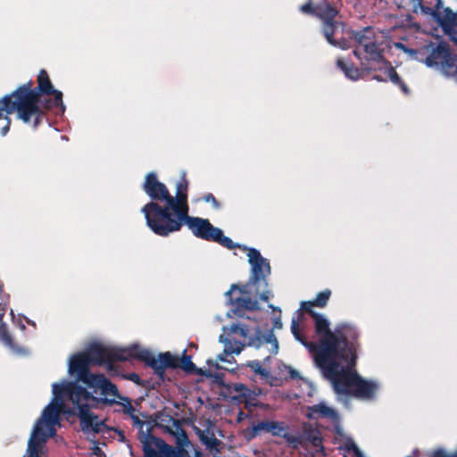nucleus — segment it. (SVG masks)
<instances>
[{
  "mask_svg": "<svg viewBox=\"0 0 457 457\" xmlns=\"http://www.w3.org/2000/svg\"><path fill=\"white\" fill-rule=\"evenodd\" d=\"M53 395L54 397L48 404L54 403V408L58 411V427L62 413H77L84 432L94 434L104 432L106 428L104 420L90 411V408H96L100 403L120 404L123 408V412L130 416L134 425L138 426L140 429L145 426V422L135 414V408L129 398L120 395L117 387L115 394H101L104 397L98 398L77 382L63 380L60 384H53Z\"/></svg>",
  "mask_w": 457,
  "mask_h": 457,
  "instance_id": "nucleus-1",
  "label": "nucleus"
},
{
  "mask_svg": "<svg viewBox=\"0 0 457 457\" xmlns=\"http://www.w3.org/2000/svg\"><path fill=\"white\" fill-rule=\"evenodd\" d=\"M243 249L246 251L251 265L250 279L241 287L232 285L230 290L226 293L228 303L234 306L236 311L258 309V300L267 301L270 295L266 279L270 273L268 260L255 248L244 246Z\"/></svg>",
  "mask_w": 457,
  "mask_h": 457,
  "instance_id": "nucleus-2",
  "label": "nucleus"
},
{
  "mask_svg": "<svg viewBox=\"0 0 457 457\" xmlns=\"http://www.w3.org/2000/svg\"><path fill=\"white\" fill-rule=\"evenodd\" d=\"M118 355L119 348L94 345L87 353H78L71 357L69 373L76 375L78 381L87 384L96 393L100 390L101 394H115L116 386L114 384L103 374L90 373L88 369L91 364L101 365L119 361Z\"/></svg>",
  "mask_w": 457,
  "mask_h": 457,
  "instance_id": "nucleus-3",
  "label": "nucleus"
},
{
  "mask_svg": "<svg viewBox=\"0 0 457 457\" xmlns=\"http://www.w3.org/2000/svg\"><path fill=\"white\" fill-rule=\"evenodd\" d=\"M143 189L151 198L141 212L144 213L147 226L156 235H160L159 228L165 227L168 219H172L173 195L167 187L160 182L154 172L146 175L143 184Z\"/></svg>",
  "mask_w": 457,
  "mask_h": 457,
  "instance_id": "nucleus-4",
  "label": "nucleus"
},
{
  "mask_svg": "<svg viewBox=\"0 0 457 457\" xmlns=\"http://www.w3.org/2000/svg\"><path fill=\"white\" fill-rule=\"evenodd\" d=\"M342 6V0H307L299 6V11L303 14L319 18L322 21V33L328 44L345 50L351 47L348 39L334 37L339 28L344 29L345 27V23L337 19L341 17Z\"/></svg>",
  "mask_w": 457,
  "mask_h": 457,
  "instance_id": "nucleus-5",
  "label": "nucleus"
},
{
  "mask_svg": "<svg viewBox=\"0 0 457 457\" xmlns=\"http://www.w3.org/2000/svg\"><path fill=\"white\" fill-rule=\"evenodd\" d=\"M314 322V334L319 337L318 341L310 340L303 329L300 328L298 322L293 319L291 323V332L295 339L312 353L314 362L324 361L330 356L331 346L335 344L336 335L329 328L328 320L320 313L315 311L307 312Z\"/></svg>",
  "mask_w": 457,
  "mask_h": 457,
  "instance_id": "nucleus-6",
  "label": "nucleus"
},
{
  "mask_svg": "<svg viewBox=\"0 0 457 457\" xmlns=\"http://www.w3.org/2000/svg\"><path fill=\"white\" fill-rule=\"evenodd\" d=\"M18 112V118L25 123L33 121L37 128L43 117V111L38 107V94L30 89V84H24L12 95L0 99V119L4 114Z\"/></svg>",
  "mask_w": 457,
  "mask_h": 457,
  "instance_id": "nucleus-7",
  "label": "nucleus"
},
{
  "mask_svg": "<svg viewBox=\"0 0 457 457\" xmlns=\"http://www.w3.org/2000/svg\"><path fill=\"white\" fill-rule=\"evenodd\" d=\"M177 217L168 219L166 226L159 228L161 232L159 236L167 237L171 233L179 231L183 224H186L192 233L199 238L219 243L228 249H233L236 246L229 237L223 235L221 229L213 227L208 220L191 217L188 213L186 216L179 217V220H177Z\"/></svg>",
  "mask_w": 457,
  "mask_h": 457,
  "instance_id": "nucleus-8",
  "label": "nucleus"
},
{
  "mask_svg": "<svg viewBox=\"0 0 457 457\" xmlns=\"http://www.w3.org/2000/svg\"><path fill=\"white\" fill-rule=\"evenodd\" d=\"M54 403L47 404L36 422L24 457H43L44 447L47 439L56 434L58 411L54 410Z\"/></svg>",
  "mask_w": 457,
  "mask_h": 457,
  "instance_id": "nucleus-9",
  "label": "nucleus"
},
{
  "mask_svg": "<svg viewBox=\"0 0 457 457\" xmlns=\"http://www.w3.org/2000/svg\"><path fill=\"white\" fill-rule=\"evenodd\" d=\"M338 359V357L328 356L323 362L318 361L315 364L322 370L325 378L331 381L337 394L351 395L359 374L353 370L355 365H350L349 361H345L346 366H342L337 361Z\"/></svg>",
  "mask_w": 457,
  "mask_h": 457,
  "instance_id": "nucleus-10",
  "label": "nucleus"
},
{
  "mask_svg": "<svg viewBox=\"0 0 457 457\" xmlns=\"http://www.w3.org/2000/svg\"><path fill=\"white\" fill-rule=\"evenodd\" d=\"M336 342L331 346L330 357H338L342 361H349L350 365H356L357 352L361 347L360 333L355 326L341 323L335 328Z\"/></svg>",
  "mask_w": 457,
  "mask_h": 457,
  "instance_id": "nucleus-11",
  "label": "nucleus"
},
{
  "mask_svg": "<svg viewBox=\"0 0 457 457\" xmlns=\"http://www.w3.org/2000/svg\"><path fill=\"white\" fill-rule=\"evenodd\" d=\"M129 359H138L145 361L158 376H162L167 368H175L178 366V359L169 352L154 356L147 350L142 349L137 345L128 348H119L118 360L127 361Z\"/></svg>",
  "mask_w": 457,
  "mask_h": 457,
  "instance_id": "nucleus-12",
  "label": "nucleus"
},
{
  "mask_svg": "<svg viewBox=\"0 0 457 457\" xmlns=\"http://www.w3.org/2000/svg\"><path fill=\"white\" fill-rule=\"evenodd\" d=\"M425 63L428 67L440 68L446 75H457V59L452 55L446 43H440L433 47Z\"/></svg>",
  "mask_w": 457,
  "mask_h": 457,
  "instance_id": "nucleus-13",
  "label": "nucleus"
},
{
  "mask_svg": "<svg viewBox=\"0 0 457 457\" xmlns=\"http://www.w3.org/2000/svg\"><path fill=\"white\" fill-rule=\"evenodd\" d=\"M140 442L145 457H184L183 451L175 449L150 434H142Z\"/></svg>",
  "mask_w": 457,
  "mask_h": 457,
  "instance_id": "nucleus-14",
  "label": "nucleus"
},
{
  "mask_svg": "<svg viewBox=\"0 0 457 457\" xmlns=\"http://www.w3.org/2000/svg\"><path fill=\"white\" fill-rule=\"evenodd\" d=\"M230 332L238 334L245 339L249 338L248 345L257 348H267L271 353H277L278 349V341L272 332L266 335L256 334V338L251 339L250 329L244 324H234L230 327Z\"/></svg>",
  "mask_w": 457,
  "mask_h": 457,
  "instance_id": "nucleus-15",
  "label": "nucleus"
},
{
  "mask_svg": "<svg viewBox=\"0 0 457 457\" xmlns=\"http://www.w3.org/2000/svg\"><path fill=\"white\" fill-rule=\"evenodd\" d=\"M350 39L354 40L355 49L353 54L361 62H362L361 50L365 47V45L369 46L378 38L374 28L371 26L364 27L359 30H351L349 32ZM362 69L365 71H371V68L366 67L364 62H361Z\"/></svg>",
  "mask_w": 457,
  "mask_h": 457,
  "instance_id": "nucleus-16",
  "label": "nucleus"
},
{
  "mask_svg": "<svg viewBox=\"0 0 457 457\" xmlns=\"http://www.w3.org/2000/svg\"><path fill=\"white\" fill-rule=\"evenodd\" d=\"M436 2L435 7L421 5V11L425 14H430L435 17L436 21L445 29H450L457 27V13L453 12L451 9L445 8L443 12H440L442 4L441 0H434Z\"/></svg>",
  "mask_w": 457,
  "mask_h": 457,
  "instance_id": "nucleus-17",
  "label": "nucleus"
},
{
  "mask_svg": "<svg viewBox=\"0 0 457 457\" xmlns=\"http://www.w3.org/2000/svg\"><path fill=\"white\" fill-rule=\"evenodd\" d=\"M177 192L176 196H173V212L172 218L175 216L177 220L179 217L186 216L189 212V207L187 204V188H188V181L186 179V173L183 172L180 181L177 184Z\"/></svg>",
  "mask_w": 457,
  "mask_h": 457,
  "instance_id": "nucleus-18",
  "label": "nucleus"
},
{
  "mask_svg": "<svg viewBox=\"0 0 457 457\" xmlns=\"http://www.w3.org/2000/svg\"><path fill=\"white\" fill-rule=\"evenodd\" d=\"M289 443H297L303 446L311 445L315 448H322V437L320 430L306 423L303 424V431L297 437L287 434V444Z\"/></svg>",
  "mask_w": 457,
  "mask_h": 457,
  "instance_id": "nucleus-19",
  "label": "nucleus"
},
{
  "mask_svg": "<svg viewBox=\"0 0 457 457\" xmlns=\"http://www.w3.org/2000/svg\"><path fill=\"white\" fill-rule=\"evenodd\" d=\"M28 84H30V89L36 90L38 94V107L41 109V96L40 93L46 94V95H53L54 96V104L55 105H62V94L60 91L54 90V87L49 79L48 74L45 70L40 71L38 76H37V88H31L32 84L31 82H29Z\"/></svg>",
  "mask_w": 457,
  "mask_h": 457,
  "instance_id": "nucleus-20",
  "label": "nucleus"
},
{
  "mask_svg": "<svg viewBox=\"0 0 457 457\" xmlns=\"http://www.w3.org/2000/svg\"><path fill=\"white\" fill-rule=\"evenodd\" d=\"M378 389V384L372 380H366L359 375L350 396L362 400H373Z\"/></svg>",
  "mask_w": 457,
  "mask_h": 457,
  "instance_id": "nucleus-21",
  "label": "nucleus"
},
{
  "mask_svg": "<svg viewBox=\"0 0 457 457\" xmlns=\"http://www.w3.org/2000/svg\"><path fill=\"white\" fill-rule=\"evenodd\" d=\"M361 57L362 62L390 64V62L384 56L382 43L379 42L378 38L369 46L365 45V47L361 50Z\"/></svg>",
  "mask_w": 457,
  "mask_h": 457,
  "instance_id": "nucleus-22",
  "label": "nucleus"
},
{
  "mask_svg": "<svg viewBox=\"0 0 457 457\" xmlns=\"http://www.w3.org/2000/svg\"><path fill=\"white\" fill-rule=\"evenodd\" d=\"M306 416L310 420H316L319 418H331L337 417V412L330 407H328L324 403H319L312 406H309L307 409Z\"/></svg>",
  "mask_w": 457,
  "mask_h": 457,
  "instance_id": "nucleus-23",
  "label": "nucleus"
},
{
  "mask_svg": "<svg viewBox=\"0 0 457 457\" xmlns=\"http://www.w3.org/2000/svg\"><path fill=\"white\" fill-rule=\"evenodd\" d=\"M330 295L331 291L329 289H325L318 293L315 299H313L312 301L302 303L301 309L305 312H310V311H313L312 307L324 308L327 306Z\"/></svg>",
  "mask_w": 457,
  "mask_h": 457,
  "instance_id": "nucleus-24",
  "label": "nucleus"
},
{
  "mask_svg": "<svg viewBox=\"0 0 457 457\" xmlns=\"http://www.w3.org/2000/svg\"><path fill=\"white\" fill-rule=\"evenodd\" d=\"M337 66L344 72L345 77L352 80H357L361 76L359 68L344 58H338L337 60Z\"/></svg>",
  "mask_w": 457,
  "mask_h": 457,
  "instance_id": "nucleus-25",
  "label": "nucleus"
},
{
  "mask_svg": "<svg viewBox=\"0 0 457 457\" xmlns=\"http://www.w3.org/2000/svg\"><path fill=\"white\" fill-rule=\"evenodd\" d=\"M254 429L256 431H266L271 433L274 436H286L284 433L285 429L281 423L275 421H262L258 423Z\"/></svg>",
  "mask_w": 457,
  "mask_h": 457,
  "instance_id": "nucleus-26",
  "label": "nucleus"
},
{
  "mask_svg": "<svg viewBox=\"0 0 457 457\" xmlns=\"http://www.w3.org/2000/svg\"><path fill=\"white\" fill-rule=\"evenodd\" d=\"M197 435L201 442L211 450L217 449L220 444V441L216 438L214 433L210 431V429H198Z\"/></svg>",
  "mask_w": 457,
  "mask_h": 457,
  "instance_id": "nucleus-27",
  "label": "nucleus"
},
{
  "mask_svg": "<svg viewBox=\"0 0 457 457\" xmlns=\"http://www.w3.org/2000/svg\"><path fill=\"white\" fill-rule=\"evenodd\" d=\"M386 67V74L389 80L398 86L400 89L406 95L410 93V89L405 84V82L401 79V77L398 75L395 69L392 66V64H384Z\"/></svg>",
  "mask_w": 457,
  "mask_h": 457,
  "instance_id": "nucleus-28",
  "label": "nucleus"
},
{
  "mask_svg": "<svg viewBox=\"0 0 457 457\" xmlns=\"http://www.w3.org/2000/svg\"><path fill=\"white\" fill-rule=\"evenodd\" d=\"M220 342L223 343L225 345L224 347V353L225 354H239L241 351L243 350L244 346L245 345V343H241L239 341H231L227 339L223 335L220 337Z\"/></svg>",
  "mask_w": 457,
  "mask_h": 457,
  "instance_id": "nucleus-29",
  "label": "nucleus"
},
{
  "mask_svg": "<svg viewBox=\"0 0 457 457\" xmlns=\"http://www.w3.org/2000/svg\"><path fill=\"white\" fill-rule=\"evenodd\" d=\"M0 337L3 343L15 353H24L25 351L14 344L12 336L7 332L4 326L0 328Z\"/></svg>",
  "mask_w": 457,
  "mask_h": 457,
  "instance_id": "nucleus-30",
  "label": "nucleus"
},
{
  "mask_svg": "<svg viewBox=\"0 0 457 457\" xmlns=\"http://www.w3.org/2000/svg\"><path fill=\"white\" fill-rule=\"evenodd\" d=\"M248 366L256 373L261 375L262 378H268L269 372L262 367L259 361H252L248 363Z\"/></svg>",
  "mask_w": 457,
  "mask_h": 457,
  "instance_id": "nucleus-31",
  "label": "nucleus"
},
{
  "mask_svg": "<svg viewBox=\"0 0 457 457\" xmlns=\"http://www.w3.org/2000/svg\"><path fill=\"white\" fill-rule=\"evenodd\" d=\"M204 199L205 202L211 203L215 209H219L220 207V203L216 200L214 195L212 194H211V193L206 194L204 196Z\"/></svg>",
  "mask_w": 457,
  "mask_h": 457,
  "instance_id": "nucleus-32",
  "label": "nucleus"
},
{
  "mask_svg": "<svg viewBox=\"0 0 457 457\" xmlns=\"http://www.w3.org/2000/svg\"><path fill=\"white\" fill-rule=\"evenodd\" d=\"M431 457H457V451L453 454H448L445 450L437 449L433 452Z\"/></svg>",
  "mask_w": 457,
  "mask_h": 457,
  "instance_id": "nucleus-33",
  "label": "nucleus"
},
{
  "mask_svg": "<svg viewBox=\"0 0 457 457\" xmlns=\"http://www.w3.org/2000/svg\"><path fill=\"white\" fill-rule=\"evenodd\" d=\"M182 362H183V367H184V369L186 370H187V371H192L193 370L195 365L191 361L189 356H184V358L182 359Z\"/></svg>",
  "mask_w": 457,
  "mask_h": 457,
  "instance_id": "nucleus-34",
  "label": "nucleus"
},
{
  "mask_svg": "<svg viewBox=\"0 0 457 457\" xmlns=\"http://www.w3.org/2000/svg\"><path fill=\"white\" fill-rule=\"evenodd\" d=\"M265 380L267 382H269V384L271 386H278L281 384V379L279 378H274L272 376H270L268 378H264Z\"/></svg>",
  "mask_w": 457,
  "mask_h": 457,
  "instance_id": "nucleus-35",
  "label": "nucleus"
},
{
  "mask_svg": "<svg viewBox=\"0 0 457 457\" xmlns=\"http://www.w3.org/2000/svg\"><path fill=\"white\" fill-rule=\"evenodd\" d=\"M5 118V120H6V123L5 125L1 129V134L2 136H5L9 129H10V126H11V120L7 117V115L4 117Z\"/></svg>",
  "mask_w": 457,
  "mask_h": 457,
  "instance_id": "nucleus-36",
  "label": "nucleus"
},
{
  "mask_svg": "<svg viewBox=\"0 0 457 457\" xmlns=\"http://www.w3.org/2000/svg\"><path fill=\"white\" fill-rule=\"evenodd\" d=\"M345 448L348 451H352L355 456H356V450H360L359 447L353 442L347 443L345 445Z\"/></svg>",
  "mask_w": 457,
  "mask_h": 457,
  "instance_id": "nucleus-37",
  "label": "nucleus"
},
{
  "mask_svg": "<svg viewBox=\"0 0 457 457\" xmlns=\"http://www.w3.org/2000/svg\"><path fill=\"white\" fill-rule=\"evenodd\" d=\"M287 373L291 378H296L298 377V372L290 366H287Z\"/></svg>",
  "mask_w": 457,
  "mask_h": 457,
  "instance_id": "nucleus-38",
  "label": "nucleus"
},
{
  "mask_svg": "<svg viewBox=\"0 0 457 457\" xmlns=\"http://www.w3.org/2000/svg\"><path fill=\"white\" fill-rule=\"evenodd\" d=\"M207 364H208L209 366H212V367H214L215 369H220V366H219L218 362H217V361H215L208 360V361H207Z\"/></svg>",
  "mask_w": 457,
  "mask_h": 457,
  "instance_id": "nucleus-39",
  "label": "nucleus"
},
{
  "mask_svg": "<svg viewBox=\"0 0 457 457\" xmlns=\"http://www.w3.org/2000/svg\"><path fill=\"white\" fill-rule=\"evenodd\" d=\"M373 79L379 81V82H386V79H384L381 75H374Z\"/></svg>",
  "mask_w": 457,
  "mask_h": 457,
  "instance_id": "nucleus-40",
  "label": "nucleus"
},
{
  "mask_svg": "<svg viewBox=\"0 0 457 457\" xmlns=\"http://www.w3.org/2000/svg\"><path fill=\"white\" fill-rule=\"evenodd\" d=\"M235 389H236L237 392H242V393H243V391H244V390H245V386H244V385H242V384H238V385H236V386H235Z\"/></svg>",
  "mask_w": 457,
  "mask_h": 457,
  "instance_id": "nucleus-41",
  "label": "nucleus"
},
{
  "mask_svg": "<svg viewBox=\"0 0 457 457\" xmlns=\"http://www.w3.org/2000/svg\"><path fill=\"white\" fill-rule=\"evenodd\" d=\"M225 355L226 354L224 353L222 354L218 355V360L220 361H226Z\"/></svg>",
  "mask_w": 457,
  "mask_h": 457,
  "instance_id": "nucleus-42",
  "label": "nucleus"
},
{
  "mask_svg": "<svg viewBox=\"0 0 457 457\" xmlns=\"http://www.w3.org/2000/svg\"><path fill=\"white\" fill-rule=\"evenodd\" d=\"M130 379L133 381H137L138 379V376L137 374H131Z\"/></svg>",
  "mask_w": 457,
  "mask_h": 457,
  "instance_id": "nucleus-43",
  "label": "nucleus"
},
{
  "mask_svg": "<svg viewBox=\"0 0 457 457\" xmlns=\"http://www.w3.org/2000/svg\"><path fill=\"white\" fill-rule=\"evenodd\" d=\"M356 457H364V454L361 450H356Z\"/></svg>",
  "mask_w": 457,
  "mask_h": 457,
  "instance_id": "nucleus-44",
  "label": "nucleus"
},
{
  "mask_svg": "<svg viewBox=\"0 0 457 457\" xmlns=\"http://www.w3.org/2000/svg\"><path fill=\"white\" fill-rule=\"evenodd\" d=\"M396 46H397V47H399V48L405 49L404 45H403V44H402V43H398Z\"/></svg>",
  "mask_w": 457,
  "mask_h": 457,
  "instance_id": "nucleus-45",
  "label": "nucleus"
},
{
  "mask_svg": "<svg viewBox=\"0 0 457 457\" xmlns=\"http://www.w3.org/2000/svg\"><path fill=\"white\" fill-rule=\"evenodd\" d=\"M96 451H100L99 447H96L95 453H96Z\"/></svg>",
  "mask_w": 457,
  "mask_h": 457,
  "instance_id": "nucleus-46",
  "label": "nucleus"
}]
</instances>
